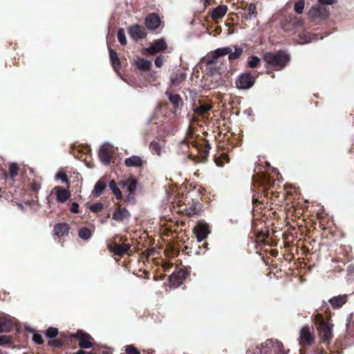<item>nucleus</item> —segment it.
Masks as SVG:
<instances>
[{"label":"nucleus","instance_id":"412c9836","mask_svg":"<svg viewBox=\"0 0 354 354\" xmlns=\"http://www.w3.org/2000/svg\"><path fill=\"white\" fill-rule=\"evenodd\" d=\"M221 49H225L227 50V53H225V55H228L230 61L239 58L243 52V48L240 47H235L234 51H232V48L230 46L221 48Z\"/></svg>","mask_w":354,"mask_h":354},{"label":"nucleus","instance_id":"09e8293b","mask_svg":"<svg viewBox=\"0 0 354 354\" xmlns=\"http://www.w3.org/2000/svg\"><path fill=\"white\" fill-rule=\"evenodd\" d=\"M321 321H324L321 314H317L315 317V322L317 324L321 326Z\"/></svg>","mask_w":354,"mask_h":354},{"label":"nucleus","instance_id":"20e7f679","mask_svg":"<svg viewBox=\"0 0 354 354\" xmlns=\"http://www.w3.org/2000/svg\"><path fill=\"white\" fill-rule=\"evenodd\" d=\"M204 68L201 69L203 73V77L205 79V82L217 83L221 78V68L217 65L209 66L203 65Z\"/></svg>","mask_w":354,"mask_h":354},{"label":"nucleus","instance_id":"4d7b16f0","mask_svg":"<svg viewBox=\"0 0 354 354\" xmlns=\"http://www.w3.org/2000/svg\"><path fill=\"white\" fill-rule=\"evenodd\" d=\"M273 343V341L272 340H268L266 342V346H268L269 345H270L271 344Z\"/></svg>","mask_w":354,"mask_h":354},{"label":"nucleus","instance_id":"a19ab883","mask_svg":"<svg viewBox=\"0 0 354 354\" xmlns=\"http://www.w3.org/2000/svg\"><path fill=\"white\" fill-rule=\"evenodd\" d=\"M56 179L57 180H62L64 183H68V180L67 178V176L64 172L59 171L56 174Z\"/></svg>","mask_w":354,"mask_h":354},{"label":"nucleus","instance_id":"603ef678","mask_svg":"<svg viewBox=\"0 0 354 354\" xmlns=\"http://www.w3.org/2000/svg\"><path fill=\"white\" fill-rule=\"evenodd\" d=\"M127 182H129V178H127V179L122 180L120 181V183H119V185H120L122 188H124V187H127V186H128Z\"/></svg>","mask_w":354,"mask_h":354},{"label":"nucleus","instance_id":"f257e3e1","mask_svg":"<svg viewBox=\"0 0 354 354\" xmlns=\"http://www.w3.org/2000/svg\"><path fill=\"white\" fill-rule=\"evenodd\" d=\"M263 59L266 62V67L268 68L267 73L271 74V68L274 71L283 69L290 61V55L286 50H280L277 53H266L263 54Z\"/></svg>","mask_w":354,"mask_h":354},{"label":"nucleus","instance_id":"4c0bfd02","mask_svg":"<svg viewBox=\"0 0 354 354\" xmlns=\"http://www.w3.org/2000/svg\"><path fill=\"white\" fill-rule=\"evenodd\" d=\"M57 334H58V329L56 328H49L46 332V336L50 338L56 337L57 335Z\"/></svg>","mask_w":354,"mask_h":354},{"label":"nucleus","instance_id":"6ab92c4d","mask_svg":"<svg viewBox=\"0 0 354 354\" xmlns=\"http://www.w3.org/2000/svg\"><path fill=\"white\" fill-rule=\"evenodd\" d=\"M134 64L137 68L142 71H150L152 64L151 61L147 60L144 58L138 57L135 61Z\"/></svg>","mask_w":354,"mask_h":354},{"label":"nucleus","instance_id":"1a4fd4ad","mask_svg":"<svg viewBox=\"0 0 354 354\" xmlns=\"http://www.w3.org/2000/svg\"><path fill=\"white\" fill-rule=\"evenodd\" d=\"M114 153V148L110 144H104L99 151V156L101 161L105 165H107L111 162V158L112 154Z\"/></svg>","mask_w":354,"mask_h":354},{"label":"nucleus","instance_id":"2eb2a0df","mask_svg":"<svg viewBox=\"0 0 354 354\" xmlns=\"http://www.w3.org/2000/svg\"><path fill=\"white\" fill-rule=\"evenodd\" d=\"M130 248L129 244H122L119 245L115 243L108 245V250L110 252L113 253L115 255L122 256Z\"/></svg>","mask_w":354,"mask_h":354},{"label":"nucleus","instance_id":"2f4dec72","mask_svg":"<svg viewBox=\"0 0 354 354\" xmlns=\"http://www.w3.org/2000/svg\"><path fill=\"white\" fill-rule=\"evenodd\" d=\"M260 59L255 55L250 56L248 59V64L250 68H257L260 65Z\"/></svg>","mask_w":354,"mask_h":354},{"label":"nucleus","instance_id":"e433bc0d","mask_svg":"<svg viewBox=\"0 0 354 354\" xmlns=\"http://www.w3.org/2000/svg\"><path fill=\"white\" fill-rule=\"evenodd\" d=\"M19 167L16 163H12L9 167L10 175L12 178L18 175Z\"/></svg>","mask_w":354,"mask_h":354},{"label":"nucleus","instance_id":"9b49d317","mask_svg":"<svg viewBox=\"0 0 354 354\" xmlns=\"http://www.w3.org/2000/svg\"><path fill=\"white\" fill-rule=\"evenodd\" d=\"M167 48L165 40L162 38L155 40L147 48L149 55H154L156 53L165 50Z\"/></svg>","mask_w":354,"mask_h":354},{"label":"nucleus","instance_id":"37998d69","mask_svg":"<svg viewBox=\"0 0 354 354\" xmlns=\"http://www.w3.org/2000/svg\"><path fill=\"white\" fill-rule=\"evenodd\" d=\"M211 106L208 104H202L199 107V112L201 114H203L210 110Z\"/></svg>","mask_w":354,"mask_h":354},{"label":"nucleus","instance_id":"f03ea898","mask_svg":"<svg viewBox=\"0 0 354 354\" xmlns=\"http://www.w3.org/2000/svg\"><path fill=\"white\" fill-rule=\"evenodd\" d=\"M304 19L294 13L284 15L280 21V27L286 32L295 35L304 28Z\"/></svg>","mask_w":354,"mask_h":354},{"label":"nucleus","instance_id":"7c9ffc66","mask_svg":"<svg viewBox=\"0 0 354 354\" xmlns=\"http://www.w3.org/2000/svg\"><path fill=\"white\" fill-rule=\"evenodd\" d=\"M109 188L113 192V193L115 194V196H116V198L118 199L122 198V192H121L120 188L118 187V185L115 182V180H113L110 181Z\"/></svg>","mask_w":354,"mask_h":354},{"label":"nucleus","instance_id":"4468645a","mask_svg":"<svg viewBox=\"0 0 354 354\" xmlns=\"http://www.w3.org/2000/svg\"><path fill=\"white\" fill-rule=\"evenodd\" d=\"M145 24L149 30H154L160 26V19L157 14L151 13L145 18Z\"/></svg>","mask_w":354,"mask_h":354},{"label":"nucleus","instance_id":"dca6fc26","mask_svg":"<svg viewBox=\"0 0 354 354\" xmlns=\"http://www.w3.org/2000/svg\"><path fill=\"white\" fill-rule=\"evenodd\" d=\"M186 77H187L186 73L184 72H182L180 71H178L175 73H173L170 77L171 86H180V84L185 80Z\"/></svg>","mask_w":354,"mask_h":354},{"label":"nucleus","instance_id":"c9c22d12","mask_svg":"<svg viewBox=\"0 0 354 354\" xmlns=\"http://www.w3.org/2000/svg\"><path fill=\"white\" fill-rule=\"evenodd\" d=\"M247 11L250 19L257 17V6L254 3H250L248 6Z\"/></svg>","mask_w":354,"mask_h":354},{"label":"nucleus","instance_id":"3c124183","mask_svg":"<svg viewBox=\"0 0 354 354\" xmlns=\"http://www.w3.org/2000/svg\"><path fill=\"white\" fill-rule=\"evenodd\" d=\"M10 342V337L7 336H0V344H5Z\"/></svg>","mask_w":354,"mask_h":354},{"label":"nucleus","instance_id":"58836bf2","mask_svg":"<svg viewBox=\"0 0 354 354\" xmlns=\"http://www.w3.org/2000/svg\"><path fill=\"white\" fill-rule=\"evenodd\" d=\"M337 2V0H317V3L324 7H328V6L335 4Z\"/></svg>","mask_w":354,"mask_h":354},{"label":"nucleus","instance_id":"5fc2aeb1","mask_svg":"<svg viewBox=\"0 0 354 354\" xmlns=\"http://www.w3.org/2000/svg\"><path fill=\"white\" fill-rule=\"evenodd\" d=\"M221 158L225 160L227 162H229V158H228V156L226 153H223L221 155Z\"/></svg>","mask_w":354,"mask_h":354},{"label":"nucleus","instance_id":"423d86ee","mask_svg":"<svg viewBox=\"0 0 354 354\" xmlns=\"http://www.w3.org/2000/svg\"><path fill=\"white\" fill-rule=\"evenodd\" d=\"M333 325L326 321H321V326L317 328L320 337L325 343H329L333 337Z\"/></svg>","mask_w":354,"mask_h":354},{"label":"nucleus","instance_id":"7ed1b4c3","mask_svg":"<svg viewBox=\"0 0 354 354\" xmlns=\"http://www.w3.org/2000/svg\"><path fill=\"white\" fill-rule=\"evenodd\" d=\"M329 15V7H324L318 3L313 5L307 12V16L311 21L326 19Z\"/></svg>","mask_w":354,"mask_h":354},{"label":"nucleus","instance_id":"c756f323","mask_svg":"<svg viewBox=\"0 0 354 354\" xmlns=\"http://www.w3.org/2000/svg\"><path fill=\"white\" fill-rule=\"evenodd\" d=\"M306 4V0H297L294 3L293 10L297 15L303 14Z\"/></svg>","mask_w":354,"mask_h":354},{"label":"nucleus","instance_id":"c85d7f7f","mask_svg":"<svg viewBox=\"0 0 354 354\" xmlns=\"http://www.w3.org/2000/svg\"><path fill=\"white\" fill-rule=\"evenodd\" d=\"M106 187V181L103 179H100L95 185L93 193L94 195H100Z\"/></svg>","mask_w":354,"mask_h":354},{"label":"nucleus","instance_id":"a18cd8bd","mask_svg":"<svg viewBox=\"0 0 354 354\" xmlns=\"http://www.w3.org/2000/svg\"><path fill=\"white\" fill-rule=\"evenodd\" d=\"M164 56H159V57H157L155 59V65L160 68L162 66V64H163V60H164Z\"/></svg>","mask_w":354,"mask_h":354},{"label":"nucleus","instance_id":"f8f14e48","mask_svg":"<svg viewBox=\"0 0 354 354\" xmlns=\"http://www.w3.org/2000/svg\"><path fill=\"white\" fill-rule=\"evenodd\" d=\"M75 337L80 340L79 346L82 348H89L92 347L93 344L91 342L92 337L90 335L84 333V332L79 330L75 335Z\"/></svg>","mask_w":354,"mask_h":354},{"label":"nucleus","instance_id":"5701e85b","mask_svg":"<svg viewBox=\"0 0 354 354\" xmlns=\"http://www.w3.org/2000/svg\"><path fill=\"white\" fill-rule=\"evenodd\" d=\"M130 216V213L125 208H119L116 209L113 214V218L118 221H122Z\"/></svg>","mask_w":354,"mask_h":354},{"label":"nucleus","instance_id":"ea45409f","mask_svg":"<svg viewBox=\"0 0 354 354\" xmlns=\"http://www.w3.org/2000/svg\"><path fill=\"white\" fill-rule=\"evenodd\" d=\"M125 352L127 354H140L137 348L133 345H128L126 346Z\"/></svg>","mask_w":354,"mask_h":354},{"label":"nucleus","instance_id":"6e6552de","mask_svg":"<svg viewBox=\"0 0 354 354\" xmlns=\"http://www.w3.org/2000/svg\"><path fill=\"white\" fill-rule=\"evenodd\" d=\"M255 78L250 73H245L239 75L236 81L237 88H250L254 84Z\"/></svg>","mask_w":354,"mask_h":354},{"label":"nucleus","instance_id":"393cba45","mask_svg":"<svg viewBox=\"0 0 354 354\" xmlns=\"http://www.w3.org/2000/svg\"><path fill=\"white\" fill-rule=\"evenodd\" d=\"M70 227L67 223H58L54 227V232L58 236L66 235L68 233Z\"/></svg>","mask_w":354,"mask_h":354},{"label":"nucleus","instance_id":"13d9d810","mask_svg":"<svg viewBox=\"0 0 354 354\" xmlns=\"http://www.w3.org/2000/svg\"><path fill=\"white\" fill-rule=\"evenodd\" d=\"M86 354H93V353L91 352H86Z\"/></svg>","mask_w":354,"mask_h":354},{"label":"nucleus","instance_id":"49530a36","mask_svg":"<svg viewBox=\"0 0 354 354\" xmlns=\"http://www.w3.org/2000/svg\"><path fill=\"white\" fill-rule=\"evenodd\" d=\"M198 212H199V211H198V209H196V207H194V208L190 207L189 209H186V214H187L188 216H194V215H195V214H198Z\"/></svg>","mask_w":354,"mask_h":354},{"label":"nucleus","instance_id":"f704fd0d","mask_svg":"<svg viewBox=\"0 0 354 354\" xmlns=\"http://www.w3.org/2000/svg\"><path fill=\"white\" fill-rule=\"evenodd\" d=\"M78 234L81 239L87 240L88 239L90 238V236L91 235V232L88 228L82 227V228L80 229Z\"/></svg>","mask_w":354,"mask_h":354},{"label":"nucleus","instance_id":"c03bdc74","mask_svg":"<svg viewBox=\"0 0 354 354\" xmlns=\"http://www.w3.org/2000/svg\"><path fill=\"white\" fill-rule=\"evenodd\" d=\"M102 207H103V205L102 203H96V204H94L93 205L91 206V209L93 211V212H99L100 210L102 209Z\"/></svg>","mask_w":354,"mask_h":354},{"label":"nucleus","instance_id":"a211bd4d","mask_svg":"<svg viewBox=\"0 0 354 354\" xmlns=\"http://www.w3.org/2000/svg\"><path fill=\"white\" fill-rule=\"evenodd\" d=\"M227 9V6L225 5H220L215 8L211 15L212 19L216 21L222 19L225 15Z\"/></svg>","mask_w":354,"mask_h":354},{"label":"nucleus","instance_id":"4be33fe9","mask_svg":"<svg viewBox=\"0 0 354 354\" xmlns=\"http://www.w3.org/2000/svg\"><path fill=\"white\" fill-rule=\"evenodd\" d=\"M347 301V296L346 295L333 297L329 299L330 305L335 308L342 307Z\"/></svg>","mask_w":354,"mask_h":354},{"label":"nucleus","instance_id":"cd10ccee","mask_svg":"<svg viewBox=\"0 0 354 354\" xmlns=\"http://www.w3.org/2000/svg\"><path fill=\"white\" fill-rule=\"evenodd\" d=\"M109 56H110V59H111L112 66L114 68V69H115V70L120 69L121 64H120V62L118 58V56L117 53H115V51H114L113 49L110 48L109 49Z\"/></svg>","mask_w":354,"mask_h":354},{"label":"nucleus","instance_id":"72a5a7b5","mask_svg":"<svg viewBox=\"0 0 354 354\" xmlns=\"http://www.w3.org/2000/svg\"><path fill=\"white\" fill-rule=\"evenodd\" d=\"M161 149L162 146L160 145V143L155 141L151 142L150 149L152 151V153L160 156L161 153Z\"/></svg>","mask_w":354,"mask_h":354},{"label":"nucleus","instance_id":"9d476101","mask_svg":"<svg viewBox=\"0 0 354 354\" xmlns=\"http://www.w3.org/2000/svg\"><path fill=\"white\" fill-rule=\"evenodd\" d=\"M300 344H307L308 345L313 344L314 342V337L309 326H305L301 328L299 333Z\"/></svg>","mask_w":354,"mask_h":354},{"label":"nucleus","instance_id":"bb28decb","mask_svg":"<svg viewBox=\"0 0 354 354\" xmlns=\"http://www.w3.org/2000/svg\"><path fill=\"white\" fill-rule=\"evenodd\" d=\"M167 95L175 107H179L183 105V100L179 95L169 91L167 92Z\"/></svg>","mask_w":354,"mask_h":354},{"label":"nucleus","instance_id":"aec40b11","mask_svg":"<svg viewBox=\"0 0 354 354\" xmlns=\"http://www.w3.org/2000/svg\"><path fill=\"white\" fill-rule=\"evenodd\" d=\"M124 164L128 167H140L143 165V160L138 156H131L125 159Z\"/></svg>","mask_w":354,"mask_h":354},{"label":"nucleus","instance_id":"864d4df0","mask_svg":"<svg viewBox=\"0 0 354 354\" xmlns=\"http://www.w3.org/2000/svg\"><path fill=\"white\" fill-rule=\"evenodd\" d=\"M215 162H216V165L218 167H223V165H224V164L221 161V158H216Z\"/></svg>","mask_w":354,"mask_h":354},{"label":"nucleus","instance_id":"6e6d98bb","mask_svg":"<svg viewBox=\"0 0 354 354\" xmlns=\"http://www.w3.org/2000/svg\"><path fill=\"white\" fill-rule=\"evenodd\" d=\"M50 344L55 346H58L59 345V344L57 341L50 342Z\"/></svg>","mask_w":354,"mask_h":354},{"label":"nucleus","instance_id":"79ce46f5","mask_svg":"<svg viewBox=\"0 0 354 354\" xmlns=\"http://www.w3.org/2000/svg\"><path fill=\"white\" fill-rule=\"evenodd\" d=\"M185 275H186V272L184 270H180L178 271L176 276L172 275L171 277V280H172L174 278H176V277H178L180 279H183L185 278Z\"/></svg>","mask_w":354,"mask_h":354},{"label":"nucleus","instance_id":"39448f33","mask_svg":"<svg viewBox=\"0 0 354 354\" xmlns=\"http://www.w3.org/2000/svg\"><path fill=\"white\" fill-rule=\"evenodd\" d=\"M226 53H227V50L225 49H221V48L216 49L214 51L211 52L205 57H203L201 62L198 64V67L200 69H203V65H217V59L221 56L225 55Z\"/></svg>","mask_w":354,"mask_h":354},{"label":"nucleus","instance_id":"a878e982","mask_svg":"<svg viewBox=\"0 0 354 354\" xmlns=\"http://www.w3.org/2000/svg\"><path fill=\"white\" fill-rule=\"evenodd\" d=\"M12 322L6 317H0V333L9 332L12 328Z\"/></svg>","mask_w":354,"mask_h":354},{"label":"nucleus","instance_id":"0eeeda50","mask_svg":"<svg viewBox=\"0 0 354 354\" xmlns=\"http://www.w3.org/2000/svg\"><path fill=\"white\" fill-rule=\"evenodd\" d=\"M127 32L134 41H138L147 37L145 28L139 24H133L127 28Z\"/></svg>","mask_w":354,"mask_h":354},{"label":"nucleus","instance_id":"473e14b6","mask_svg":"<svg viewBox=\"0 0 354 354\" xmlns=\"http://www.w3.org/2000/svg\"><path fill=\"white\" fill-rule=\"evenodd\" d=\"M118 39L122 46H125L127 44L124 30L122 28H120L118 30Z\"/></svg>","mask_w":354,"mask_h":354},{"label":"nucleus","instance_id":"b1692460","mask_svg":"<svg viewBox=\"0 0 354 354\" xmlns=\"http://www.w3.org/2000/svg\"><path fill=\"white\" fill-rule=\"evenodd\" d=\"M127 191L129 192V195L127 196V200L131 201L133 199V195L135 194L138 182L135 178H129V182H127Z\"/></svg>","mask_w":354,"mask_h":354},{"label":"nucleus","instance_id":"f3484780","mask_svg":"<svg viewBox=\"0 0 354 354\" xmlns=\"http://www.w3.org/2000/svg\"><path fill=\"white\" fill-rule=\"evenodd\" d=\"M54 191L55 192L57 201L61 203L66 202L71 196L70 192L68 190L61 187H55Z\"/></svg>","mask_w":354,"mask_h":354},{"label":"nucleus","instance_id":"de8ad7c7","mask_svg":"<svg viewBox=\"0 0 354 354\" xmlns=\"http://www.w3.org/2000/svg\"><path fill=\"white\" fill-rule=\"evenodd\" d=\"M33 341L38 344H41L43 343L42 337L39 335H35L33 336Z\"/></svg>","mask_w":354,"mask_h":354},{"label":"nucleus","instance_id":"ddd939ff","mask_svg":"<svg viewBox=\"0 0 354 354\" xmlns=\"http://www.w3.org/2000/svg\"><path fill=\"white\" fill-rule=\"evenodd\" d=\"M193 232L196 236L197 241L201 242L205 239L209 234V226L207 224L200 223L193 229Z\"/></svg>","mask_w":354,"mask_h":354},{"label":"nucleus","instance_id":"8fccbe9b","mask_svg":"<svg viewBox=\"0 0 354 354\" xmlns=\"http://www.w3.org/2000/svg\"><path fill=\"white\" fill-rule=\"evenodd\" d=\"M79 205L77 203L74 202L71 204V211L73 213L78 212Z\"/></svg>","mask_w":354,"mask_h":354}]
</instances>
